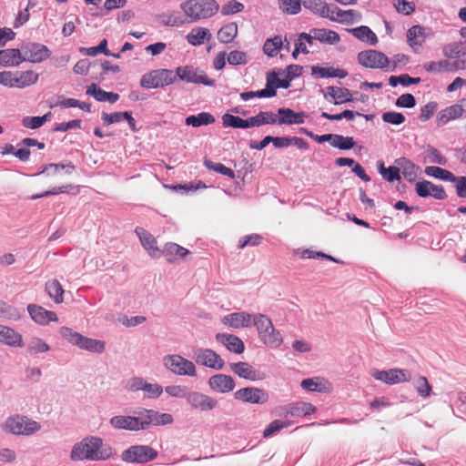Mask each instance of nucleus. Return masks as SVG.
Returning <instances> with one entry per match:
<instances>
[{
  "label": "nucleus",
  "mask_w": 466,
  "mask_h": 466,
  "mask_svg": "<svg viewBox=\"0 0 466 466\" xmlns=\"http://www.w3.org/2000/svg\"><path fill=\"white\" fill-rule=\"evenodd\" d=\"M173 417L169 413H160L154 410L143 409L138 416L117 415L110 419V425L118 430L138 431L147 430L151 424L159 426L171 424Z\"/></svg>",
  "instance_id": "obj_1"
},
{
  "label": "nucleus",
  "mask_w": 466,
  "mask_h": 466,
  "mask_svg": "<svg viewBox=\"0 0 466 466\" xmlns=\"http://www.w3.org/2000/svg\"><path fill=\"white\" fill-rule=\"evenodd\" d=\"M113 454V449L101 438L86 436L73 445L70 459L73 461H105L111 458Z\"/></svg>",
  "instance_id": "obj_2"
},
{
  "label": "nucleus",
  "mask_w": 466,
  "mask_h": 466,
  "mask_svg": "<svg viewBox=\"0 0 466 466\" xmlns=\"http://www.w3.org/2000/svg\"><path fill=\"white\" fill-rule=\"evenodd\" d=\"M253 325L257 328L258 339L261 343L271 349H277L283 343L281 333L275 329L271 319L264 314L253 316Z\"/></svg>",
  "instance_id": "obj_3"
},
{
  "label": "nucleus",
  "mask_w": 466,
  "mask_h": 466,
  "mask_svg": "<svg viewBox=\"0 0 466 466\" xmlns=\"http://www.w3.org/2000/svg\"><path fill=\"white\" fill-rule=\"evenodd\" d=\"M180 8L192 22L215 15L219 6L216 0H187L180 4Z\"/></svg>",
  "instance_id": "obj_4"
},
{
  "label": "nucleus",
  "mask_w": 466,
  "mask_h": 466,
  "mask_svg": "<svg viewBox=\"0 0 466 466\" xmlns=\"http://www.w3.org/2000/svg\"><path fill=\"white\" fill-rule=\"evenodd\" d=\"M59 332L69 343L81 350L93 353H102L106 350V343L103 340L85 337L70 328L62 327Z\"/></svg>",
  "instance_id": "obj_5"
},
{
  "label": "nucleus",
  "mask_w": 466,
  "mask_h": 466,
  "mask_svg": "<svg viewBox=\"0 0 466 466\" xmlns=\"http://www.w3.org/2000/svg\"><path fill=\"white\" fill-rule=\"evenodd\" d=\"M163 366L177 376H197V369L193 361L179 354H167L163 357Z\"/></svg>",
  "instance_id": "obj_6"
},
{
  "label": "nucleus",
  "mask_w": 466,
  "mask_h": 466,
  "mask_svg": "<svg viewBox=\"0 0 466 466\" xmlns=\"http://www.w3.org/2000/svg\"><path fill=\"white\" fill-rule=\"evenodd\" d=\"M157 454V451L150 446L133 445L122 452L121 460L127 463L145 464L154 461Z\"/></svg>",
  "instance_id": "obj_7"
},
{
  "label": "nucleus",
  "mask_w": 466,
  "mask_h": 466,
  "mask_svg": "<svg viewBox=\"0 0 466 466\" xmlns=\"http://www.w3.org/2000/svg\"><path fill=\"white\" fill-rule=\"evenodd\" d=\"M177 76L169 69H157L144 75L140 80L145 88H158L175 83Z\"/></svg>",
  "instance_id": "obj_8"
},
{
  "label": "nucleus",
  "mask_w": 466,
  "mask_h": 466,
  "mask_svg": "<svg viewBox=\"0 0 466 466\" xmlns=\"http://www.w3.org/2000/svg\"><path fill=\"white\" fill-rule=\"evenodd\" d=\"M176 76L183 81L194 84H202L208 86H213L215 80L210 79L203 70L194 67L193 66H178L176 69Z\"/></svg>",
  "instance_id": "obj_9"
},
{
  "label": "nucleus",
  "mask_w": 466,
  "mask_h": 466,
  "mask_svg": "<svg viewBox=\"0 0 466 466\" xmlns=\"http://www.w3.org/2000/svg\"><path fill=\"white\" fill-rule=\"evenodd\" d=\"M370 374L375 380L390 385L407 382L411 379L410 373L408 370L401 369H390L388 370L373 369L371 370Z\"/></svg>",
  "instance_id": "obj_10"
},
{
  "label": "nucleus",
  "mask_w": 466,
  "mask_h": 466,
  "mask_svg": "<svg viewBox=\"0 0 466 466\" xmlns=\"http://www.w3.org/2000/svg\"><path fill=\"white\" fill-rule=\"evenodd\" d=\"M193 359L196 363L213 370H221L224 367V360L221 357L210 349L200 348L194 351Z\"/></svg>",
  "instance_id": "obj_11"
},
{
  "label": "nucleus",
  "mask_w": 466,
  "mask_h": 466,
  "mask_svg": "<svg viewBox=\"0 0 466 466\" xmlns=\"http://www.w3.org/2000/svg\"><path fill=\"white\" fill-rule=\"evenodd\" d=\"M462 116L466 117V98H462L457 104L441 110L437 115L436 122L438 126L441 127Z\"/></svg>",
  "instance_id": "obj_12"
},
{
  "label": "nucleus",
  "mask_w": 466,
  "mask_h": 466,
  "mask_svg": "<svg viewBox=\"0 0 466 466\" xmlns=\"http://www.w3.org/2000/svg\"><path fill=\"white\" fill-rule=\"evenodd\" d=\"M358 61L369 68H384L390 63L388 56L377 50L361 51L358 55Z\"/></svg>",
  "instance_id": "obj_13"
},
{
  "label": "nucleus",
  "mask_w": 466,
  "mask_h": 466,
  "mask_svg": "<svg viewBox=\"0 0 466 466\" xmlns=\"http://www.w3.org/2000/svg\"><path fill=\"white\" fill-rule=\"evenodd\" d=\"M234 397L238 400L251 404H264L268 400V394L256 387L242 388L234 393Z\"/></svg>",
  "instance_id": "obj_14"
},
{
  "label": "nucleus",
  "mask_w": 466,
  "mask_h": 466,
  "mask_svg": "<svg viewBox=\"0 0 466 466\" xmlns=\"http://www.w3.org/2000/svg\"><path fill=\"white\" fill-rule=\"evenodd\" d=\"M187 402L192 409L199 411H209L216 408L218 400L199 391H190L187 395Z\"/></svg>",
  "instance_id": "obj_15"
},
{
  "label": "nucleus",
  "mask_w": 466,
  "mask_h": 466,
  "mask_svg": "<svg viewBox=\"0 0 466 466\" xmlns=\"http://www.w3.org/2000/svg\"><path fill=\"white\" fill-rule=\"evenodd\" d=\"M64 169H66V174H71L75 169V167L71 164H49L46 165L42 171L34 173L32 176L35 177L37 180L46 179V183L51 185L55 182V177Z\"/></svg>",
  "instance_id": "obj_16"
},
{
  "label": "nucleus",
  "mask_w": 466,
  "mask_h": 466,
  "mask_svg": "<svg viewBox=\"0 0 466 466\" xmlns=\"http://www.w3.org/2000/svg\"><path fill=\"white\" fill-rule=\"evenodd\" d=\"M416 193L420 198L432 196L436 199H445L447 195L442 186H437L430 181H421L416 183Z\"/></svg>",
  "instance_id": "obj_17"
},
{
  "label": "nucleus",
  "mask_w": 466,
  "mask_h": 466,
  "mask_svg": "<svg viewBox=\"0 0 466 466\" xmlns=\"http://www.w3.org/2000/svg\"><path fill=\"white\" fill-rule=\"evenodd\" d=\"M253 316L247 312H234L223 317L222 323L233 329L247 328L253 323Z\"/></svg>",
  "instance_id": "obj_18"
},
{
  "label": "nucleus",
  "mask_w": 466,
  "mask_h": 466,
  "mask_svg": "<svg viewBox=\"0 0 466 466\" xmlns=\"http://www.w3.org/2000/svg\"><path fill=\"white\" fill-rule=\"evenodd\" d=\"M323 96L326 100L334 105L352 101L351 92L346 87L328 86Z\"/></svg>",
  "instance_id": "obj_19"
},
{
  "label": "nucleus",
  "mask_w": 466,
  "mask_h": 466,
  "mask_svg": "<svg viewBox=\"0 0 466 466\" xmlns=\"http://www.w3.org/2000/svg\"><path fill=\"white\" fill-rule=\"evenodd\" d=\"M208 385L215 391L227 393L234 390L235 381L229 375L216 374L209 378Z\"/></svg>",
  "instance_id": "obj_20"
},
{
  "label": "nucleus",
  "mask_w": 466,
  "mask_h": 466,
  "mask_svg": "<svg viewBox=\"0 0 466 466\" xmlns=\"http://www.w3.org/2000/svg\"><path fill=\"white\" fill-rule=\"evenodd\" d=\"M277 124L293 125L304 123L305 114L303 112H295L290 108L281 107L278 110Z\"/></svg>",
  "instance_id": "obj_21"
},
{
  "label": "nucleus",
  "mask_w": 466,
  "mask_h": 466,
  "mask_svg": "<svg viewBox=\"0 0 466 466\" xmlns=\"http://www.w3.org/2000/svg\"><path fill=\"white\" fill-rule=\"evenodd\" d=\"M216 339L223 344L229 351L240 354L244 351L245 346L243 341L237 336L226 333H218Z\"/></svg>",
  "instance_id": "obj_22"
},
{
  "label": "nucleus",
  "mask_w": 466,
  "mask_h": 466,
  "mask_svg": "<svg viewBox=\"0 0 466 466\" xmlns=\"http://www.w3.org/2000/svg\"><path fill=\"white\" fill-rule=\"evenodd\" d=\"M31 319L36 323L46 325L51 321H56L57 316L56 312L47 310L43 307L31 305Z\"/></svg>",
  "instance_id": "obj_23"
},
{
  "label": "nucleus",
  "mask_w": 466,
  "mask_h": 466,
  "mask_svg": "<svg viewBox=\"0 0 466 466\" xmlns=\"http://www.w3.org/2000/svg\"><path fill=\"white\" fill-rule=\"evenodd\" d=\"M25 60V58L22 56L20 50L17 48L0 50V65L3 66H18Z\"/></svg>",
  "instance_id": "obj_24"
},
{
  "label": "nucleus",
  "mask_w": 466,
  "mask_h": 466,
  "mask_svg": "<svg viewBox=\"0 0 466 466\" xmlns=\"http://www.w3.org/2000/svg\"><path fill=\"white\" fill-rule=\"evenodd\" d=\"M5 429L13 434H26L28 430L27 419L18 415L11 417L6 420Z\"/></svg>",
  "instance_id": "obj_25"
},
{
  "label": "nucleus",
  "mask_w": 466,
  "mask_h": 466,
  "mask_svg": "<svg viewBox=\"0 0 466 466\" xmlns=\"http://www.w3.org/2000/svg\"><path fill=\"white\" fill-rule=\"evenodd\" d=\"M187 41L193 46L203 45L206 41L208 42L212 38V35L208 29L205 27H195L187 35Z\"/></svg>",
  "instance_id": "obj_26"
},
{
  "label": "nucleus",
  "mask_w": 466,
  "mask_h": 466,
  "mask_svg": "<svg viewBox=\"0 0 466 466\" xmlns=\"http://www.w3.org/2000/svg\"><path fill=\"white\" fill-rule=\"evenodd\" d=\"M231 370L240 378L256 380L261 379L258 376V371L248 362H237L229 364Z\"/></svg>",
  "instance_id": "obj_27"
},
{
  "label": "nucleus",
  "mask_w": 466,
  "mask_h": 466,
  "mask_svg": "<svg viewBox=\"0 0 466 466\" xmlns=\"http://www.w3.org/2000/svg\"><path fill=\"white\" fill-rule=\"evenodd\" d=\"M396 165L401 171L403 177L409 181L413 182L417 178V174L420 169L418 166L413 164L410 160L405 157L396 159Z\"/></svg>",
  "instance_id": "obj_28"
},
{
  "label": "nucleus",
  "mask_w": 466,
  "mask_h": 466,
  "mask_svg": "<svg viewBox=\"0 0 466 466\" xmlns=\"http://www.w3.org/2000/svg\"><path fill=\"white\" fill-rule=\"evenodd\" d=\"M248 128L262 125L277 124V115L270 111H260L258 115L247 118Z\"/></svg>",
  "instance_id": "obj_29"
},
{
  "label": "nucleus",
  "mask_w": 466,
  "mask_h": 466,
  "mask_svg": "<svg viewBox=\"0 0 466 466\" xmlns=\"http://www.w3.org/2000/svg\"><path fill=\"white\" fill-rule=\"evenodd\" d=\"M301 387L311 392H328L330 389V385L328 381L323 379L315 377L305 379L301 381Z\"/></svg>",
  "instance_id": "obj_30"
},
{
  "label": "nucleus",
  "mask_w": 466,
  "mask_h": 466,
  "mask_svg": "<svg viewBox=\"0 0 466 466\" xmlns=\"http://www.w3.org/2000/svg\"><path fill=\"white\" fill-rule=\"evenodd\" d=\"M135 232L139 238L142 246L149 252V254L153 255L158 251L157 240L151 233L140 227H137L135 229Z\"/></svg>",
  "instance_id": "obj_31"
},
{
  "label": "nucleus",
  "mask_w": 466,
  "mask_h": 466,
  "mask_svg": "<svg viewBox=\"0 0 466 466\" xmlns=\"http://www.w3.org/2000/svg\"><path fill=\"white\" fill-rule=\"evenodd\" d=\"M311 33H313L312 37L320 43L334 45L340 40L339 34L329 29L312 28Z\"/></svg>",
  "instance_id": "obj_32"
},
{
  "label": "nucleus",
  "mask_w": 466,
  "mask_h": 466,
  "mask_svg": "<svg viewBox=\"0 0 466 466\" xmlns=\"http://www.w3.org/2000/svg\"><path fill=\"white\" fill-rule=\"evenodd\" d=\"M311 74L318 76L319 77H339L344 78L348 76L347 71L344 69L334 68V67H321L314 66L311 67Z\"/></svg>",
  "instance_id": "obj_33"
},
{
  "label": "nucleus",
  "mask_w": 466,
  "mask_h": 466,
  "mask_svg": "<svg viewBox=\"0 0 466 466\" xmlns=\"http://www.w3.org/2000/svg\"><path fill=\"white\" fill-rule=\"evenodd\" d=\"M238 35L237 23H228L223 25L218 32V39L220 43H231Z\"/></svg>",
  "instance_id": "obj_34"
},
{
  "label": "nucleus",
  "mask_w": 466,
  "mask_h": 466,
  "mask_svg": "<svg viewBox=\"0 0 466 466\" xmlns=\"http://www.w3.org/2000/svg\"><path fill=\"white\" fill-rule=\"evenodd\" d=\"M350 32L358 39L376 45L378 42L375 33L366 25H360L356 28L350 29Z\"/></svg>",
  "instance_id": "obj_35"
},
{
  "label": "nucleus",
  "mask_w": 466,
  "mask_h": 466,
  "mask_svg": "<svg viewBox=\"0 0 466 466\" xmlns=\"http://www.w3.org/2000/svg\"><path fill=\"white\" fill-rule=\"evenodd\" d=\"M317 410L316 407L306 401L291 402L290 417H302L312 413Z\"/></svg>",
  "instance_id": "obj_36"
},
{
  "label": "nucleus",
  "mask_w": 466,
  "mask_h": 466,
  "mask_svg": "<svg viewBox=\"0 0 466 466\" xmlns=\"http://www.w3.org/2000/svg\"><path fill=\"white\" fill-rule=\"evenodd\" d=\"M216 121L215 117L208 112H202L198 115L188 116L185 122L187 126H192L194 127H198L204 125H210Z\"/></svg>",
  "instance_id": "obj_37"
},
{
  "label": "nucleus",
  "mask_w": 466,
  "mask_h": 466,
  "mask_svg": "<svg viewBox=\"0 0 466 466\" xmlns=\"http://www.w3.org/2000/svg\"><path fill=\"white\" fill-rule=\"evenodd\" d=\"M0 341L11 346H19L22 341V338L14 329L6 326L0 325Z\"/></svg>",
  "instance_id": "obj_38"
},
{
  "label": "nucleus",
  "mask_w": 466,
  "mask_h": 466,
  "mask_svg": "<svg viewBox=\"0 0 466 466\" xmlns=\"http://www.w3.org/2000/svg\"><path fill=\"white\" fill-rule=\"evenodd\" d=\"M51 52L46 46L38 43L31 44V64L41 63L49 58Z\"/></svg>",
  "instance_id": "obj_39"
},
{
  "label": "nucleus",
  "mask_w": 466,
  "mask_h": 466,
  "mask_svg": "<svg viewBox=\"0 0 466 466\" xmlns=\"http://www.w3.org/2000/svg\"><path fill=\"white\" fill-rule=\"evenodd\" d=\"M46 290L48 296L57 304L63 302L64 289L56 279L48 280L46 283Z\"/></svg>",
  "instance_id": "obj_40"
},
{
  "label": "nucleus",
  "mask_w": 466,
  "mask_h": 466,
  "mask_svg": "<svg viewBox=\"0 0 466 466\" xmlns=\"http://www.w3.org/2000/svg\"><path fill=\"white\" fill-rule=\"evenodd\" d=\"M442 53L446 57L457 58L466 55V44L462 42H454L444 46Z\"/></svg>",
  "instance_id": "obj_41"
},
{
  "label": "nucleus",
  "mask_w": 466,
  "mask_h": 466,
  "mask_svg": "<svg viewBox=\"0 0 466 466\" xmlns=\"http://www.w3.org/2000/svg\"><path fill=\"white\" fill-rule=\"evenodd\" d=\"M361 14L355 10H341L339 8V10H338L337 15L335 16L334 21L350 25L353 24L354 22H360L361 20Z\"/></svg>",
  "instance_id": "obj_42"
},
{
  "label": "nucleus",
  "mask_w": 466,
  "mask_h": 466,
  "mask_svg": "<svg viewBox=\"0 0 466 466\" xmlns=\"http://www.w3.org/2000/svg\"><path fill=\"white\" fill-rule=\"evenodd\" d=\"M158 21L165 26H181L186 24V20L176 12L160 15Z\"/></svg>",
  "instance_id": "obj_43"
},
{
  "label": "nucleus",
  "mask_w": 466,
  "mask_h": 466,
  "mask_svg": "<svg viewBox=\"0 0 466 466\" xmlns=\"http://www.w3.org/2000/svg\"><path fill=\"white\" fill-rule=\"evenodd\" d=\"M424 35V28L420 25H413L407 32V41L409 45L415 48V46H420L422 44V39H420Z\"/></svg>",
  "instance_id": "obj_44"
},
{
  "label": "nucleus",
  "mask_w": 466,
  "mask_h": 466,
  "mask_svg": "<svg viewBox=\"0 0 466 466\" xmlns=\"http://www.w3.org/2000/svg\"><path fill=\"white\" fill-rule=\"evenodd\" d=\"M282 46L283 40L281 36L276 35L273 38H268L265 41L263 51L267 56L273 57L277 55L278 51L282 48Z\"/></svg>",
  "instance_id": "obj_45"
},
{
  "label": "nucleus",
  "mask_w": 466,
  "mask_h": 466,
  "mask_svg": "<svg viewBox=\"0 0 466 466\" xmlns=\"http://www.w3.org/2000/svg\"><path fill=\"white\" fill-rule=\"evenodd\" d=\"M378 168L381 177L389 182H393L394 180L400 179V168L398 167V166L385 167L383 163L381 162L379 164Z\"/></svg>",
  "instance_id": "obj_46"
},
{
  "label": "nucleus",
  "mask_w": 466,
  "mask_h": 466,
  "mask_svg": "<svg viewBox=\"0 0 466 466\" xmlns=\"http://www.w3.org/2000/svg\"><path fill=\"white\" fill-rule=\"evenodd\" d=\"M80 52L85 56H95L99 53H103L106 56H111V52L107 48V40L103 39L100 44L96 46L92 47H81Z\"/></svg>",
  "instance_id": "obj_47"
},
{
  "label": "nucleus",
  "mask_w": 466,
  "mask_h": 466,
  "mask_svg": "<svg viewBox=\"0 0 466 466\" xmlns=\"http://www.w3.org/2000/svg\"><path fill=\"white\" fill-rule=\"evenodd\" d=\"M223 126L231 127L234 128H248L247 119L230 114H225L222 116Z\"/></svg>",
  "instance_id": "obj_48"
},
{
  "label": "nucleus",
  "mask_w": 466,
  "mask_h": 466,
  "mask_svg": "<svg viewBox=\"0 0 466 466\" xmlns=\"http://www.w3.org/2000/svg\"><path fill=\"white\" fill-rule=\"evenodd\" d=\"M330 145L334 147H337L340 150H348L352 148L355 146V142L353 137H343L341 135H335L333 141L330 142Z\"/></svg>",
  "instance_id": "obj_49"
},
{
  "label": "nucleus",
  "mask_w": 466,
  "mask_h": 466,
  "mask_svg": "<svg viewBox=\"0 0 466 466\" xmlns=\"http://www.w3.org/2000/svg\"><path fill=\"white\" fill-rule=\"evenodd\" d=\"M164 252L167 255L174 256L175 258H177V259L184 258L185 256L189 253V251L187 248H185L176 243H172V242L167 243L165 246Z\"/></svg>",
  "instance_id": "obj_50"
},
{
  "label": "nucleus",
  "mask_w": 466,
  "mask_h": 466,
  "mask_svg": "<svg viewBox=\"0 0 466 466\" xmlns=\"http://www.w3.org/2000/svg\"><path fill=\"white\" fill-rule=\"evenodd\" d=\"M279 8L290 15H296L300 11L301 0H279Z\"/></svg>",
  "instance_id": "obj_51"
},
{
  "label": "nucleus",
  "mask_w": 466,
  "mask_h": 466,
  "mask_svg": "<svg viewBox=\"0 0 466 466\" xmlns=\"http://www.w3.org/2000/svg\"><path fill=\"white\" fill-rule=\"evenodd\" d=\"M424 69L431 73L451 71V62L445 59L438 62H430L424 65Z\"/></svg>",
  "instance_id": "obj_52"
},
{
  "label": "nucleus",
  "mask_w": 466,
  "mask_h": 466,
  "mask_svg": "<svg viewBox=\"0 0 466 466\" xmlns=\"http://www.w3.org/2000/svg\"><path fill=\"white\" fill-rule=\"evenodd\" d=\"M73 189H76V193H78V191H79L77 187H75L73 185H65V186H61V187H53L52 189L46 190L41 194L33 195V196H31V198H39L42 197H46V196H50V195H57L60 193H69Z\"/></svg>",
  "instance_id": "obj_53"
},
{
  "label": "nucleus",
  "mask_w": 466,
  "mask_h": 466,
  "mask_svg": "<svg viewBox=\"0 0 466 466\" xmlns=\"http://www.w3.org/2000/svg\"><path fill=\"white\" fill-rule=\"evenodd\" d=\"M227 61L229 65L239 66L248 64V55L245 52L234 50L228 55Z\"/></svg>",
  "instance_id": "obj_54"
},
{
  "label": "nucleus",
  "mask_w": 466,
  "mask_h": 466,
  "mask_svg": "<svg viewBox=\"0 0 466 466\" xmlns=\"http://www.w3.org/2000/svg\"><path fill=\"white\" fill-rule=\"evenodd\" d=\"M142 391L145 392L147 398L157 399L162 394L163 388L157 383H149L145 380Z\"/></svg>",
  "instance_id": "obj_55"
},
{
  "label": "nucleus",
  "mask_w": 466,
  "mask_h": 466,
  "mask_svg": "<svg viewBox=\"0 0 466 466\" xmlns=\"http://www.w3.org/2000/svg\"><path fill=\"white\" fill-rule=\"evenodd\" d=\"M414 386L417 390V392L421 397H429L431 390V386L430 385L428 380L421 376L415 380Z\"/></svg>",
  "instance_id": "obj_56"
},
{
  "label": "nucleus",
  "mask_w": 466,
  "mask_h": 466,
  "mask_svg": "<svg viewBox=\"0 0 466 466\" xmlns=\"http://www.w3.org/2000/svg\"><path fill=\"white\" fill-rule=\"evenodd\" d=\"M12 86L9 87L22 88L29 85V71L19 73H12Z\"/></svg>",
  "instance_id": "obj_57"
},
{
  "label": "nucleus",
  "mask_w": 466,
  "mask_h": 466,
  "mask_svg": "<svg viewBox=\"0 0 466 466\" xmlns=\"http://www.w3.org/2000/svg\"><path fill=\"white\" fill-rule=\"evenodd\" d=\"M205 166L208 169H211V170H214V171H216V172H218L219 174L228 176V177H231V178L235 177L234 171L231 168L227 167L226 166H224L221 163H213V162H211L209 160H206L205 161Z\"/></svg>",
  "instance_id": "obj_58"
},
{
  "label": "nucleus",
  "mask_w": 466,
  "mask_h": 466,
  "mask_svg": "<svg viewBox=\"0 0 466 466\" xmlns=\"http://www.w3.org/2000/svg\"><path fill=\"white\" fill-rule=\"evenodd\" d=\"M290 425V422L289 421H281L279 420H274L273 421H271L268 427L264 430L263 431V437L264 438H268L269 436H271L272 434H274L275 432L280 431L281 429L285 428V427H288Z\"/></svg>",
  "instance_id": "obj_59"
},
{
  "label": "nucleus",
  "mask_w": 466,
  "mask_h": 466,
  "mask_svg": "<svg viewBox=\"0 0 466 466\" xmlns=\"http://www.w3.org/2000/svg\"><path fill=\"white\" fill-rule=\"evenodd\" d=\"M0 318L6 319H17L19 318V313L15 308L0 300Z\"/></svg>",
  "instance_id": "obj_60"
},
{
  "label": "nucleus",
  "mask_w": 466,
  "mask_h": 466,
  "mask_svg": "<svg viewBox=\"0 0 466 466\" xmlns=\"http://www.w3.org/2000/svg\"><path fill=\"white\" fill-rule=\"evenodd\" d=\"M244 9V5L235 1L231 0L228 4L222 6L221 14L223 15H229L232 14L239 13Z\"/></svg>",
  "instance_id": "obj_61"
},
{
  "label": "nucleus",
  "mask_w": 466,
  "mask_h": 466,
  "mask_svg": "<svg viewBox=\"0 0 466 466\" xmlns=\"http://www.w3.org/2000/svg\"><path fill=\"white\" fill-rule=\"evenodd\" d=\"M382 119L386 123H390L392 125H400L405 121V116L401 113L395 112V111H389V112H385L382 115Z\"/></svg>",
  "instance_id": "obj_62"
},
{
  "label": "nucleus",
  "mask_w": 466,
  "mask_h": 466,
  "mask_svg": "<svg viewBox=\"0 0 466 466\" xmlns=\"http://www.w3.org/2000/svg\"><path fill=\"white\" fill-rule=\"evenodd\" d=\"M426 153L430 159V162L439 165H445L447 160L446 158L433 147L428 146L426 148Z\"/></svg>",
  "instance_id": "obj_63"
},
{
  "label": "nucleus",
  "mask_w": 466,
  "mask_h": 466,
  "mask_svg": "<svg viewBox=\"0 0 466 466\" xmlns=\"http://www.w3.org/2000/svg\"><path fill=\"white\" fill-rule=\"evenodd\" d=\"M394 7L396 10L405 15H410L414 11V4L407 2V0H394Z\"/></svg>",
  "instance_id": "obj_64"
}]
</instances>
